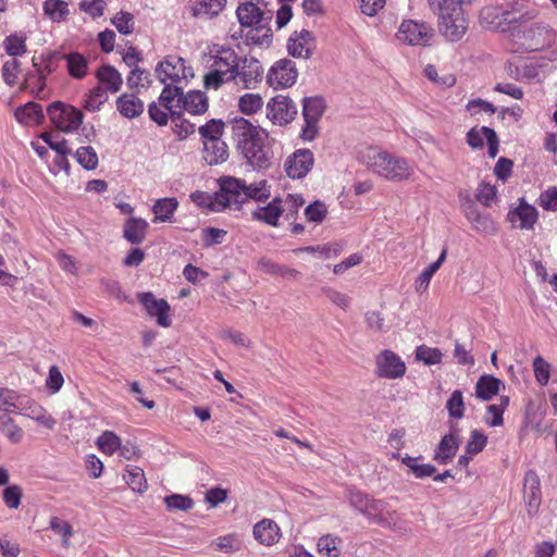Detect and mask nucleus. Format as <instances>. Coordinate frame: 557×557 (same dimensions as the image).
<instances>
[{"instance_id":"1","label":"nucleus","mask_w":557,"mask_h":557,"mask_svg":"<svg viewBox=\"0 0 557 557\" xmlns=\"http://www.w3.org/2000/svg\"><path fill=\"white\" fill-rule=\"evenodd\" d=\"M536 14L527 12L513 17L509 11L498 13L497 9L485 8L481 12L482 23L490 24L497 32L507 35L515 44L529 51L541 50L553 40L549 27L540 22H532Z\"/></svg>"},{"instance_id":"2","label":"nucleus","mask_w":557,"mask_h":557,"mask_svg":"<svg viewBox=\"0 0 557 557\" xmlns=\"http://www.w3.org/2000/svg\"><path fill=\"white\" fill-rule=\"evenodd\" d=\"M270 196L271 186L265 180L247 184L244 180L224 176L220 178V190L216 193V202L222 208L235 206V209H240L242 205L248 199L264 201L269 199Z\"/></svg>"},{"instance_id":"3","label":"nucleus","mask_w":557,"mask_h":557,"mask_svg":"<svg viewBox=\"0 0 557 557\" xmlns=\"http://www.w3.org/2000/svg\"><path fill=\"white\" fill-rule=\"evenodd\" d=\"M363 161L377 175L393 182L408 181L413 175V166L405 158L389 154L376 147H369Z\"/></svg>"},{"instance_id":"4","label":"nucleus","mask_w":557,"mask_h":557,"mask_svg":"<svg viewBox=\"0 0 557 557\" xmlns=\"http://www.w3.org/2000/svg\"><path fill=\"white\" fill-rule=\"evenodd\" d=\"M239 58L233 49H222L213 58L211 70L205 75L203 83L206 88L218 89L224 83L234 78Z\"/></svg>"},{"instance_id":"5","label":"nucleus","mask_w":557,"mask_h":557,"mask_svg":"<svg viewBox=\"0 0 557 557\" xmlns=\"http://www.w3.org/2000/svg\"><path fill=\"white\" fill-rule=\"evenodd\" d=\"M434 37V29L424 22L405 20L398 27L396 38L407 46L428 47Z\"/></svg>"},{"instance_id":"6","label":"nucleus","mask_w":557,"mask_h":557,"mask_svg":"<svg viewBox=\"0 0 557 557\" xmlns=\"http://www.w3.org/2000/svg\"><path fill=\"white\" fill-rule=\"evenodd\" d=\"M469 27V18L463 5L451 9V12L437 20V29L446 41L457 42L463 38Z\"/></svg>"},{"instance_id":"7","label":"nucleus","mask_w":557,"mask_h":557,"mask_svg":"<svg viewBox=\"0 0 557 557\" xmlns=\"http://www.w3.org/2000/svg\"><path fill=\"white\" fill-rule=\"evenodd\" d=\"M48 115L55 127L65 133L76 131L84 117L81 110L61 101H55L48 107Z\"/></svg>"},{"instance_id":"8","label":"nucleus","mask_w":557,"mask_h":557,"mask_svg":"<svg viewBox=\"0 0 557 557\" xmlns=\"http://www.w3.org/2000/svg\"><path fill=\"white\" fill-rule=\"evenodd\" d=\"M325 104L320 97H309L304 99L302 116L305 125L300 137L305 141H312L319 134V121L324 112Z\"/></svg>"},{"instance_id":"9","label":"nucleus","mask_w":557,"mask_h":557,"mask_svg":"<svg viewBox=\"0 0 557 557\" xmlns=\"http://www.w3.org/2000/svg\"><path fill=\"white\" fill-rule=\"evenodd\" d=\"M375 374L386 380H399L407 371L405 361L393 350L383 349L375 356Z\"/></svg>"},{"instance_id":"10","label":"nucleus","mask_w":557,"mask_h":557,"mask_svg":"<svg viewBox=\"0 0 557 557\" xmlns=\"http://www.w3.org/2000/svg\"><path fill=\"white\" fill-rule=\"evenodd\" d=\"M298 113L295 102L287 96L276 95L267 103V117L274 124L285 126Z\"/></svg>"},{"instance_id":"11","label":"nucleus","mask_w":557,"mask_h":557,"mask_svg":"<svg viewBox=\"0 0 557 557\" xmlns=\"http://www.w3.org/2000/svg\"><path fill=\"white\" fill-rule=\"evenodd\" d=\"M537 219V209L528 203L524 198H519L517 203L510 206L507 213V221L511 227L522 231L534 230Z\"/></svg>"},{"instance_id":"12","label":"nucleus","mask_w":557,"mask_h":557,"mask_svg":"<svg viewBox=\"0 0 557 557\" xmlns=\"http://www.w3.org/2000/svg\"><path fill=\"white\" fill-rule=\"evenodd\" d=\"M262 65L255 58L239 59L234 73V82L236 86L245 89H253L262 78Z\"/></svg>"},{"instance_id":"13","label":"nucleus","mask_w":557,"mask_h":557,"mask_svg":"<svg viewBox=\"0 0 557 557\" xmlns=\"http://www.w3.org/2000/svg\"><path fill=\"white\" fill-rule=\"evenodd\" d=\"M368 520L370 523L376 524L388 531L398 533L406 532L400 515L395 509H392L387 503L381 499H377L375 503Z\"/></svg>"},{"instance_id":"14","label":"nucleus","mask_w":557,"mask_h":557,"mask_svg":"<svg viewBox=\"0 0 557 557\" xmlns=\"http://www.w3.org/2000/svg\"><path fill=\"white\" fill-rule=\"evenodd\" d=\"M297 69L295 63L288 59L276 61L270 69L267 81L274 89L290 87L297 79Z\"/></svg>"},{"instance_id":"15","label":"nucleus","mask_w":557,"mask_h":557,"mask_svg":"<svg viewBox=\"0 0 557 557\" xmlns=\"http://www.w3.org/2000/svg\"><path fill=\"white\" fill-rule=\"evenodd\" d=\"M463 213L474 232L485 236H494L498 233L493 218L488 213L481 212L473 201L468 200L463 205Z\"/></svg>"},{"instance_id":"16","label":"nucleus","mask_w":557,"mask_h":557,"mask_svg":"<svg viewBox=\"0 0 557 557\" xmlns=\"http://www.w3.org/2000/svg\"><path fill=\"white\" fill-rule=\"evenodd\" d=\"M157 77L165 84L168 81L177 82L193 76L191 69L185 66V60L178 57H169L160 62L156 69Z\"/></svg>"},{"instance_id":"17","label":"nucleus","mask_w":557,"mask_h":557,"mask_svg":"<svg viewBox=\"0 0 557 557\" xmlns=\"http://www.w3.org/2000/svg\"><path fill=\"white\" fill-rule=\"evenodd\" d=\"M314 163L313 153L309 149H298L287 157L284 168L290 178L298 180L305 177Z\"/></svg>"},{"instance_id":"18","label":"nucleus","mask_w":557,"mask_h":557,"mask_svg":"<svg viewBox=\"0 0 557 557\" xmlns=\"http://www.w3.org/2000/svg\"><path fill=\"white\" fill-rule=\"evenodd\" d=\"M139 301L145 307L150 317L157 318V323L162 327L171 325L169 304L164 299H157L152 293H141L138 296Z\"/></svg>"},{"instance_id":"19","label":"nucleus","mask_w":557,"mask_h":557,"mask_svg":"<svg viewBox=\"0 0 557 557\" xmlns=\"http://www.w3.org/2000/svg\"><path fill=\"white\" fill-rule=\"evenodd\" d=\"M245 159L255 169H265L270 166V158L268 150L263 145V134L258 137V140H251L239 147Z\"/></svg>"},{"instance_id":"20","label":"nucleus","mask_w":557,"mask_h":557,"mask_svg":"<svg viewBox=\"0 0 557 557\" xmlns=\"http://www.w3.org/2000/svg\"><path fill=\"white\" fill-rule=\"evenodd\" d=\"M252 533L253 537L264 546L276 544L282 536L278 525L271 519H262L256 523Z\"/></svg>"},{"instance_id":"21","label":"nucleus","mask_w":557,"mask_h":557,"mask_svg":"<svg viewBox=\"0 0 557 557\" xmlns=\"http://www.w3.org/2000/svg\"><path fill=\"white\" fill-rule=\"evenodd\" d=\"M283 213V199L275 197L267 206L259 207L252 211L251 215L256 221L263 222L271 226H277L278 220Z\"/></svg>"},{"instance_id":"22","label":"nucleus","mask_w":557,"mask_h":557,"mask_svg":"<svg viewBox=\"0 0 557 557\" xmlns=\"http://www.w3.org/2000/svg\"><path fill=\"white\" fill-rule=\"evenodd\" d=\"M232 132L239 147L251 140H258V137L264 133L260 127L244 117L234 119L232 121Z\"/></svg>"},{"instance_id":"23","label":"nucleus","mask_w":557,"mask_h":557,"mask_svg":"<svg viewBox=\"0 0 557 557\" xmlns=\"http://www.w3.org/2000/svg\"><path fill=\"white\" fill-rule=\"evenodd\" d=\"M459 444V437L456 434L444 435L435 448L433 459L440 465H447L456 456Z\"/></svg>"},{"instance_id":"24","label":"nucleus","mask_w":557,"mask_h":557,"mask_svg":"<svg viewBox=\"0 0 557 557\" xmlns=\"http://www.w3.org/2000/svg\"><path fill=\"white\" fill-rule=\"evenodd\" d=\"M311 33L302 29L299 33L295 32L294 36L289 38L287 49L288 52L296 58L308 59L312 49Z\"/></svg>"},{"instance_id":"25","label":"nucleus","mask_w":557,"mask_h":557,"mask_svg":"<svg viewBox=\"0 0 557 557\" xmlns=\"http://www.w3.org/2000/svg\"><path fill=\"white\" fill-rule=\"evenodd\" d=\"M523 490L529 511H536L541 504V485L540 478L534 470H529L525 472Z\"/></svg>"},{"instance_id":"26","label":"nucleus","mask_w":557,"mask_h":557,"mask_svg":"<svg viewBox=\"0 0 557 557\" xmlns=\"http://www.w3.org/2000/svg\"><path fill=\"white\" fill-rule=\"evenodd\" d=\"M177 102H182L184 111L194 115L202 114L208 110V98L199 90L188 91L180 97Z\"/></svg>"},{"instance_id":"27","label":"nucleus","mask_w":557,"mask_h":557,"mask_svg":"<svg viewBox=\"0 0 557 557\" xmlns=\"http://www.w3.org/2000/svg\"><path fill=\"white\" fill-rule=\"evenodd\" d=\"M148 223L140 218H129L123 230V237L133 245L141 244L147 234Z\"/></svg>"},{"instance_id":"28","label":"nucleus","mask_w":557,"mask_h":557,"mask_svg":"<svg viewBox=\"0 0 557 557\" xmlns=\"http://www.w3.org/2000/svg\"><path fill=\"white\" fill-rule=\"evenodd\" d=\"M203 145V159L209 165H218L227 160L228 150L223 140L205 141Z\"/></svg>"},{"instance_id":"29","label":"nucleus","mask_w":557,"mask_h":557,"mask_svg":"<svg viewBox=\"0 0 557 557\" xmlns=\"http://www.w3.org/2000/svg\"><path fill=\"white\" fill-rule=\"evenodd\" d=\"M119 112L127 119L139 116L144 112V103L134 95L123 94L116 99Z\"/></svg>"},{"instance_id":"30","label":"nucleus","mask_w":557,"mask_h":557,"mask_svg":"<svg viewBox=\"0 0 557 557\" xmlns=\"http://www.w3.org/2000/svg\"><path fill=\"white\" fill-rule=\"evenodd\" d=\"M236 14L243 26H257L260 25L263 20V12L252 2L242 3L237 8Z\"/></svg>"},{"instance_id":"31","label":"nucleus","mask_w":557,"mask_h":557,"mask_svg":"<svg viewBox=\"0 0 557 557\" xmlns=\"http://www.w3.org/2000/svg\"><path fill=\"white\" fill-rule=\"evenodd\" d=\"M15 117L24 125L39 124L44 120L42 108L39 103L29 101L15 110Z\"/></svg>"},{"instance_id":"32","label":"nucleus","mask_w":557,"mask_h":557,"mask_svg":"<svg viewBox=\"0 0 557 557\" xmlns=\"http://www.w3.org/2000/svg\"><path fill=\"white\" fill-rule=\"evenodd\" d=\"M502 381L493 375H482L475 384V395L483 400H491L499 392Z\"/></svg>"},{"instance_id":"33","label":"nucleus","mask_w":557,"mask_h":557,"mask_svg":"<svg viewBox=\"0 0 557 557\" xmlns=\"http://www.w3.org/2000/svg\"><path fill=\"white\" fill-rule=\"evenodd\" d=\"M97 77L100 83L104 86V90L112 94L117 92L121 89L123 79L117 70L111 65H103L97 71Z\"/></svg>"},{"instance_id":"34","label":"nucleus","mask_w":557,"mask_h":557,"mask_svg":"<svg viewBox=\"0 0 557 557\" xmlns=\"http://www.w3.org/2000/svg\"><path fill=\"white\" fill-rule=\"evenodd\" d=\"M347 500L351 507L362 513L367 519L370 517L377 499L360 492L349 490L347 493Z\"/></svg>"},{"instance_id":"35","label":"nucleus","mask_w":557,"mask_h":557,"mask_svg":"<svg viewBox=\"0 0 557 557\" xmlns=\"http://www.w3.org/2000/svg\"><path fill=\"white\" fill-rule=\"evenodd\" d=\"M42 10L53 23L64 22L70 14L69 3L64 0H46Z\"/></svg>"},{"instance_id":"36","label":"nucleus","mask_w":557,"mask_h":557,"mask_svg":"<svg viewBox=\"0 0 557 557\" xmlns=\"http://www.w3.org/2000/svg\"><path fill=\"white\" fill-rule=\"evenodd\" d=\"M123 479L126 484L136 493L143 494L148 488L145 472L139 467L127 466Z\"/></svg>"},{"instance_id":"37","label":"nucleus","mask_w":557,"mask_h":557,"mask_svg":"<svg viewBox=\"0 0 557 557\" xmlns=\"http://www.w3.org/2000/svg\"><path fill=\"white\" fill-rule=\"evenodd\" d=\"M180 97H183L181 88L166 85L159 97V102L172 116H174L182 104V102H177Z\"/></svg>"},{"instance_id":"38","label":"nucleus","mask_w":557,"mask_h":557,"mask_svg":"<svg viewBox=\"0 0 557 557\" xmlns=\"http://www.w3.org/2000/svg\"><path fill=\"white\" fill-rule=\"evenodd\" d=\"M178 207L176 198H163L156 201L152 207L154 213V222H170L175 210Z\"/></svg>"},{"instance_id":"39","label":"nucleus","mask_w":557,"mask_h":557,"mask_svg":"<svg viewBox=\"0 0 557 557\" xmlns=\"http://www.w3.org/2000/svg\"><path fill=\"white\" fill-rule=\"evenodd\" d=\"M63 59H65L67 62L69 74L72 77L81 79L86 76L88 70V61L83 54L78 52H71L65 54Z\"/></svg>"},{"instance_id":"40","label":"nucleus","mask_w":557,"mask_h":557,"mask_svg":"<svg viewBox=\"0 0 557 557\" xmlns=\"http://www.w3.org/2000/svg\"><path fill=\"white\" fill-rule=\"evenodd\" d=\"M508 405V397H502L499 404L488 405L484 414V422L492 428L502 426L504 424L503 414Z\"/></svg>"},{"instance_id":"41","label":"nucleus","mask_w":557,"mask_h":557,"mask_svg":"<svg viewBox=\"0 0 557 557\" xmlns=\"http://www.w3.org/2000/svg\"><path fill=\"white\" fill-rule=\"evenodd\" d=\"M420 457L405 456L401 458V462L409 468L411 473L417 479H424L432 476L436 472V468L430 463H418Z\"/></svg>"},{"instance_id":"42","label":"nucleus","mask_w":557,"mask_h":557,"mask_svg":"<svg viewBox=\"0 0 557 557\" xmlns=\"http://www.w3.org/2000/svg\"><path fill=\"white\" fill-rule=\"evenodd\" d=\"M0 432L13 444L20 443L24 437L23 429L7 416H0Z\"/></svg>"},{"instance_id":"43","label":"nucleus","mask_w":557,"mask_h":557,"mask_svg":"<svg viewBox=\"0 0 557 557\" xmlns=\"http://www.w3.org/2000/svg\"><path fill=\"white\" fill-rule=\"evenodd\" d=\"M97 446L103 454L112 456L121 448V438L112 431H104L97 438Z\"/></svg>"},{"instance_id":"44","label":"nucleus","mask_w":557,"mask_h":557,"mask_svg":"<svg viewBox=\"0 0 557 557\" xmlns=\"http://www.w3.org/2000/svg\"><path fill=\"white\" fill-rule=\"evenodd\" d=\"M263 107V99L259 94H245L238 100V109L246 115L257 113Z\"/></svg>"},{"instance_id":"45","label":"nucleus","mask_w":557,"mask_h":557,"mask_svg":"<svg viewBox=\"0 0 557 557\" xmlns=\"http://www.w3.org/2000/svg\"><path fill=\"white\" fill-rule=\"evenodd\" d=\"M249 45L269 47L272 40L271 29L261 25L251 28L246 35Z\"/></svg>"},{"instance_id":"46","label":"nucleus","mask_w":557,"mask_h":557,"mask_svg":"<svg viewBox=\"0 0 557 557\" xmlns=\"http://www.w3.org/2000/svg\"><path fill=\"white\" fill-rule=\"evenodd\" d=\"M443 352L435 347L420 345L416 349V360L423 362L426 366H434L442 362Z\"/></svg>"},{"instance_id":"47","label":"nucleus","mask_w":557,"mask_h":557,"mask_svg":"<svg viewBox=\"0 0 557 557\" xmlns=\"http://www.w3.org/2000/svg\"><path fill=\"white\" fill-rule=\"evenodd\" d=\"M329 213L327 207L324 202L315 200L306 207L304 214L308 222L320 224Z\"/></svg>"},{"instance_id":"48","label":"nucleus","mask_w":557,"mask_h":557,"mask_svg":"<svg viewBox=\"0 0 557 557\" xmlns=\"http://www.w3.org/2000/svg\"><path fill=\"white\" fill-rule=\"evenodd\" d=\"M305 205V199L299 194H288L283 199V208L286 220H295L298 216L299 209Z\"/></svg>"},{"instance_id":"49","label":"nucleus","mask_w":557,"mask_h":557,"mask_svg":"<svg viewBox=\"0 0 557 557\" xmlns=\"http://www.w3.org/2000/svg\"><path fill=\"white\" fill-rule=\"evenodd\" d=\"M224 123L222 120H210L207 124L199 127V133L205 141L221 140Z\"/></svg>"},{"instance_id":"50","label":"nucleus","mask_w":557,"mask_h":557,"mask_svg":"<svg viewBox=\"0 0 557 557\" xmlns=\"http://www.w3.org/2000/svg\"><path fill=\"white\" fill-rule=\"evenodd\" d=\"M226 0H198L195 15H218L225 7Z\"/></svg>"},{"instance_id":"51","label":"nucleus","mask_w":557,"mask_h":557,"mask_svg":"<svg viewBox=\"0 0 557 557\" xmlns=\"http://www.w3.org/2000/svg\"><path fill=\"white\" fill-rule=\"evenodd\" d=\"M429 9L437 16V20L450 13L451 9L462 7V0H428Z\"/></svg>"},{"instance_id":"52","label":"nucleus","mask_w":557,"mask_h":557,"mask_svg":"<svg viewBox=\"0 0 557 557\" xmlns=\"http://www.w3.org/2000/svg\"><path fill=\"white\" fill-rule=\"evenodd\" d=\"M76 161L86 170H95L98 165V156L90 146L81 147L75 153Z\"/></svg>"},{"instance_id":"53","label":"nucleus","mask_w":557,"mask_h":557,"mask_svg":"<svg viewBox=\"0 0 557 557\" xmlns=\"http://www.w3.org/2000/svg\"><path fill=\"white\" fill-rule=\"evenodd\" d=\"M339 543L341 539L338 536L326 534L319 539L317 546L319 553L327 557H337Z\"/></svg>"},{"instance_id":"54","label":"nucleus","mask_w":557,"mask_h":557,"mask_svg":"<svg viewBox=\"0 0 557 557\" xmlns=\"http://www.w3.org/2000/svg\"><path fill=\"white\" fill-rule=\"evenodd\" d=\"M446 409L449 417L461 419L465 414V403L461 391H454L446 403Z\"/></svg>"},{"instance_id":"55","label":"nucleus","mask_w":557,"mask_h":557,"mask_svg":"<svg viewBox=\"0 0 557 557\" xmlns=\"http://www.w3.org/2000/svg\"><path fill=\"white\" fill-rule=\"evenodd\" d=\"M487 443V436L480 430H472L470 432V438L466 445V453L470 456L478 455L481 453Z\"/></svg>"},{"instance_id":"56","label":"nucleus","mask_w":557,"mask_h":557,"mask_svg":"<svg viewBox=\"0 0 557 557\" xmlns=\"http://www.w3.org/2000/svg\"><path fill=\"white\" fill-rule=\"evenodd\" d=\"M4 49L7 53L11 57H20L23 55L26 48V38L17 35H10L3 41Z\"/></svg>"},{"instance_id":"57","label":"nucleus","mask_w":557,"mask_h":557,"mask_svg":"<svg viewBox=\"0 0 557 557\" xmlns=\"http://www.w3.org/2000/svg\"><path fill=\"white\" fill-rule=\"evenodd\" d=\"M532 366L536 382L542 386L547 385L550 377V363H548L542 356H537L534 358Z\"/></svg>"},{"instance_id":"58","label":"nucleus","mask_w":557,"mask_h":557,"mask_svg":"<svg viewBox=\"0 0 557 557\" xmlns=\"http://www.w3.org/2000/svg\"><path fill=\"white\" fill-rule=\"evenodd\" d=\"M50 528L62 537V545L65 548L71 546L70 537L73 534L71 524L58 517H53L50 520Z\"/></svg>"},{"instance_id":"59","label":"nucleus","mask_w":557,"mask_h":557,"mask_svg":"<svg viewBox=\"0 0 557 557\" xmlns=\"http://www.w3.org/2000/svg\"><path fill=\"white\" fill-rule=\"evenodd\" d=\"M18 398L20 396L15 392L0 387V410L13 412L21 409Z\"/></svg>"},{"instance_id":"60","label":"nucleus","mask_w":557,"mask_h":557,"mask_svg":"<svg viewBox=\"0 0 557 557\" xmlns=\"http://www.w3.org/2000/svg\"><path fill=\"white\" fill-rule=\"evenodd\" d=\"M164 503L170 510L188 511L194 507V500L189 496L172 494L164 498Z\"/></svg>"},{"instance_id":"61","label":"nucleus","mask_w":557,"mask_h":557,"mask_svg":"<svg viewBox=\"0 0 557 557\" xmlns=\"http://www.w3.org/2000/svg\"><path fill=\"white\" fill-rule=\"evenodd\" d=\"M497 189L494 185L488 183H481L478 187L475 198L484 207H491L496 200Z\"/></svg>"},{"instance_id":"62","label":"nucleus","mask_w":557,"mask_h":557,"mask_svg":"<svg viewBox=\"0 0 557 557\" xmlns=\"http://www.w3.org/2000/svg\"><path fill=\"white\" fill-rule=\"evenodd\" d=\"M23 491L21 486L13 484L9 485L3 491V502L10 509H17L21 505Z\"/></svg>"},{"instance_id":"63","label":"nucleus","mask_w":557,"mask_h":557,"mask_svg":"<svg viewBox=\"0 0 557 557\" xmlns=\"http://www.w3.org/2000/svg\"><path fill=\"white\" fill-rule=\"evenodd\" d=\"M21 72V63L16 59H11L4 62L2 66V77L4 82L13 86L17 82L18 73Z\"/></svg>"},{"instance_id":"64","label":"nucleus","mask_w":557,"mask_h":557,"mask_svg":"<svg viewBox=\"0 0 557 557\" xmlns=\"http://www.w3.org/2000/svg\"><path fill=\"white\" fill-rule=\"evenodd\" d=\"M112 24L123 34L128 35L134 29V16L128 12H120L112 18Z\"/></svg>"}]
</instances>
